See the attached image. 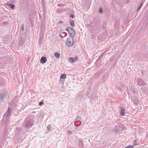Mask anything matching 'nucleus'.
<instances>
[{
  "label": "nucleus",
  "instance_id": "nucleus-20",
  "mask_svg": "<svg viewBox=\"0 0 148 148\" xmlns=\"http://www.w3.org/2000/svg\"><path fill=\"white\" fill-rule=\"evenodd\" d=\"M21 29L22 31H24V25L23 23H22V24Z\"/></svg>",
  "mask_w": 148,
  "mask_h": 148
},
{
  "label": "nucleus",
  "instance_id": "nucleus-10",
  "mask_svg": "<svg viewBox=\"0 0 148 148\" xmlns=\"http://www.w3.org/2000/svg\"><path fill=\"white\" fill-rule=\"evenodd\" d=\"M11 108H10L9 107L8 109V110L6 112V116H8L9 115V114L11 113Z\"/></svg>",
  "mask_w": 148,
  "mask_h": 148
},
{
  "label": "nucleus",
  "instance_id": "nucleus-17",
  "mask_svg": "<svg viewBox=\"0 0 148 148\" xmlns=\"http://www.w3.org/2000/svg\"><path fill=\"white\" fill-rule=\"evenodd\" d=\"M143 4H142V2L140 4L138 8L137 9V12H138V11L141 9V7L143 6Z\"/></svg>",
  "mask_w": 148,
  "mask_h": 148
},
{
  "label": "nucleus",
  "instance_id": "nucleus-14",
  "mask_svg": "<svg viewBox=\"0 0 148 148\" xmlns=\"http://www.w3.org/2000/svg\"><path fill=\"white\" fill-rule=\"evenodd\" d=\"M8 6L10 7V8L12 9H13L14 8L15 6L13 4H11L10 3H8Z\"/></svg>",
  "mask_w": 148,
  "mask_h": 148
},
{
  "label": "nucleus",
  "instance_id": "nucleus-27",
  "mask_svg": "<svg viewBox=\"0 0 148 148\" xmlns=\"http://www.w3.org/2000/svg\"><path fill=\"white\" fill-rule=\"evenodd\" d=\"M68 132L70 134H71L72 133L71 131L70 130L68 131Z\"/></svg>",
  "mask_w": 148,
  "mask_h": 148
},
{
  "label": "nucleus",
  "instance_id": "nucleus-28",
  "mask_svg": "<svg viewBox=\"0 0 148 148\" xmlns=\"http://www.w3.org/2000/svg\"><path fill=\"white\" fill-rule=\"evenodd\" d=\"M1 74L2 75H3L5 74V73L4 72H2L1 73Z\"/></svg>",
  "mask_w": 148,
  "mask_h": 148
},
{
  "label": "nucleus",
  "instance_id": "nucleus-19",
  "mask_svg": "<svg viewBox=\"0 0 148 148\" xmlns=\"http://www.w3.org/2000/svg\"><path fill=\"white\" fill-rule=\"evenodd\" d=\"M81 121H79L78 122H77L76 123H75V125H80L81 124Z\"/></svg>",
  "mask_w": 148,
  "mask_h": 148
},
{
  "label": "nucleus",
  "instance_id": "nucleus-3",
  "mask_svg": "<svg viewBox=\"0 0 148 148\" xmlns=\"http://www.w3.org/2000/svg\"><path fill=\"white\" fill-rule=\"evenodd\" d=\"M121 125L117 123V124L114 127V132L115 133H120L122 131V128L121 127Z\"/></svg>",
  "mask_w": 148,
  "mask_h": 148
},
{
  "label": "nucleus",
  "instance_id": "nucleus-6",
  "mask_svg": "<svg viewBox=\"0 0 148 148\" xmlns=\"http://www.w3.org/2000/svg\"><path fill=\"white\" fill-rule=\"evenodd\" d=\"M69 60L71 63H73L77 61L78 59L76 58L69 57Z\"/></svg>",
  "mask_w": 148,
  "mask_h": 148
},
{
  "label": "nucleus",
  "instance_id": "nucleus-2",
  "mask_svg": "<svg viewBox=\"0 0 148 148\" xmlns=\"http://www.w3.org/2000/svg\"><path fill=\"white\" fill-rule=\"evenodd\" d=\"M66 30L68 32L71 37L73 38L75 36V32L73 28L71 27H68L66 29Z\"/></svg>",
  "mask_w": 148,
  "mask_h": 148
},
{
  "label": "nucleus",
  "instance_id": "nucleus-5",
  "mask_svg": "<svg viewBox=\"0 0 148 148\" xmlns=\"http://www.w3.org/2000/svg\"><path fill=\"white\" fill-rule=\"evenodd\" d=\"M25 127H31L32 125V124L31 120L29 119H26L25 122Z\"/></svg>",
  "mask_w": 148,
  "mask_h": 148
},
{
  "label": "nucleus",
  "instance_id": "nucleus-15",
  "mask_svg": "<svg viewBox=\"0 0 148 148\" xmlns=\"http://www.w3.org/2000/svg\"><path fill=\"white\" fill-rule=\"evenodd\" d=\"M54 56L57 58L60 57V55L58 52H56L54 54Z\"/></svg>",
  "mask_w": 148,
  "mask_h": 148
},
{
  "label": "nucleus",
  "instance_id": "nucleus-26",
  "mask_svg": "<svg viewBox=\"0 0 148 148\" xmlns=\"http://www.w3.org/2000/svg\"><path fill=\"white\" fill-rule=\"evenodd\" d=\"M63 21H59L58 23H60V24H62V23H63Z\"/></svg>",
  "mask_w": 148,
  "mask_h": 148
},
{
  "label": "nucleus",
  "instance_id": "nucleus-21",
  "mask_svg": "<svg viewBox=\"0 0 148 148\" xmlns=\"http://www.w3.org/2000/svg\"><path fill=\"white\" fill-rule=\"evenodd\" d=\"M51 127V125L49 124V125H48L47 126V129L48 130H50Z\"/></svg>",
  "mask_w": 148,
  "mask_h": 148
},
{
  "label": "nucleus",
  "instance_id": "nucleus-16",
  "mask_svg": "<svg viewBox=\"0 0 148 148\" xmlns=\"http://www.w3.org/2000/svg\"><path fill=\"white\" fill-rule=\"evenodd\" d=\"M66 76L65 74H62L60 76V78L65 79L66 78Z\"/></svg>",
  "mask_w": 148,
  "mask_h": 148
},
{
  "label": "nucleus",
  "instance_id": "nucleus-9",
  "mask_svg": "<svg viewBox=\"0 0 148 148\" xmlns=\"http://www.w3.org/2000/svg\"><path fill=\"white\" fill-rule=\"evenodd\" d=\"M67 35V33L65 32H61L60 34V37L62 38L66 36Z\"/></svg>",
  "mask_w": 148,
  "mask_h": 148
},
{
  "label": "nucleus",
  "instance_id": "nucleus-29",
  "mask_svg": "<svg viewBox=\"0 0 148 148\" xmlns=\"http://www.w3.org/2000/svg\"><path fill=\"white\" fill-rule=\"evenodd\" d=\"M146 138H148V132L147 134V136H146Z\"/></svg>",
  "mask_w": 148,
  "mask_h": 148
},
{
  "label": "nucleus",
  "instance_id": "nucleus-12",
  "mask_svg": "<svg viewBox=\"0 0 148 148\" xmlns=\"http://www.w3.org/2000/svg\"><path fill=\"white\" fill-rule=\"evenodd\" d=\"M82 118L81 117L79 116H77L75 120V123L76 124L77 122H78L79 121H80V120Z\"/></svg>",
  "mask_w": 148,
  "mask_h": 148
},
{
  "label": "nucleus",
  "instance_id": "nucleus-1",
  "mask_svg": "<svg viewBox=\"0 0 148 148\" xmlns=\"http://www.w3.org/2000/svg\"><path fill=\"white\" fill-rule=\"evenodd\" d=\"M73 38L71 37H69L65 42V45L67 47L72 46L74 44Z\"/></svg>",
  "mask_w": 148,
  "mask_h": 148
},
{
  "label": "nucleus",
  "instance_id": "nucleus-18",
  "mask_svg": "<svg viewBox=\"0 0 148 148\" xmlns=\"http://www.w3.org/2000/svg\"><path fill=\"white\" fill-rule=\"evenodd\" d=\"M131 90L132 92L134 94H135L136 93V92L135 89L132 88H131Z\"/></svg>",
  "mask_w": 148,
  "mask_h": 148
},
{
  "label": "nucleus",
  "instance_id": "nucleus-8",
  "mask_svg": "<svg viewBox=\"0 0 148 148\" xmlns=\"http://www.w3.org/2000/svg\"><path fill=\"white\" fill-rule=\"evenodd\" d=\"M47 59L45 57H42L40 60V62L42 64L45 63L47 61Z\"/></svg>",
  "mask_w": 148,
  "mask_h": 148
},
{
  "label": "nucleus",
  "instance_id": "nucleus-22",
  "mask_svg": "<svg viewBox=\"0 0 148 148\" xmlns=\"http://www.w3.org/2000/svg\"><path fill=\"white\" fill-rule=\"evenodd\" d=\"M133 145H129L125 147V148H133Z\"/></svg>",
  "mask_w": 148,
  "mask_h": 148
},
{
  "label": "nucleus",
  "instance_id": "nucleus-25",
  "mask_svg": "<svg viewBox=\"0 0 148 148\" xmlns=\"http://www.w3.org/2000/svg\"><path fill=\"white\" fill-rule=\"evenodd\" d=\"M43 103L42 102H41L39 103V105H42L43 104Z\"/></svg>",
  "mask_w": 148,
  "mask_h": 148
},
{
  "label": "nucleus",
  "instance_id": "nucleus-24",
  "mask_svg": "<svg viewBox=\"0 0 148 148\" xmlns=\"http://www.w3.org/2000/svg\"><path fill=\"white\" fill-rule=\"evenodd\" d=\"M70 17H71V18H73L74 17L73 15L72 14H71L70 15Z\"/></svg>",
  "mask_w": 148,
  "mask_h": 148
},
{
  "label": "nucleus",
  "instance_id": "nucleus-11",
  "mask_svg": "<svg viewBox=\"0 0 148 148\" xmlns=\"http://www.w3.org/2000/svg\"><path fill=\"white\" fill-rule=\"evenodd\" d=\"M5 97L6 96L5 94H3L0 95V99L2 101Z\"/></svg>",
  "mask_w": 148,
  "mask_h": 148
},
{
  "label": "nucleus",
  "instance_id": "nucleus-13",
  "mask_svg": "<svg viewBox=\"0 0 148 148\" xmlns=\"http://www.w3.org/2000/svg\"><path fill=\"white\" fill-rule=\"evenodd\" d=\"M69 23L70 24L72 27H73L75 26L74 22L73 20H70L69 21Z\"/></svg>",
  "mask_w": 148,
  "mask_h": 148
},
{
  "label": "nucleus",
  "instance_id": "nucleus-23",
  "mask_svg": "<svg viewBox=\"0 0 148 148\" xmlns=\"http://www.w3.org/2000/svg\"><path fill=\"white\" fill-rule=\"evenodd\" d=\"M99 12L100 13H102L103 12V9L102 8H100L99 10Z\"/></svg>",
  "mask_w": 148,
  "mask_h": 148
},
{
  "label": "nucleus",
  "instance_id": "nucleus-7",
  "mask_svg": "<svg viewBox=\"0 0 148 148\" xmlns=\"http://www.w3.org/2000/svg\"><path fill=\"white\" fill-rule=\"evenodd\" d=\"M125 109L123 107H121V112L120 113V115L123 116L125 114Z\"/></svg>",
  "mask_w": 148,
  "mask_h": 148
},
{
  "label": "nucleus",
  "instance_id": "nucleus-4",
  "mask_svg": "<svg viewBox=\"0 0 148 148\" xmlns=\"http://www.w3.org/2000/svg\"><path fill=\"white\" fill-rule=\"evenodd\" d=\"M136 81L138 85L142 86L146 85V83L143 79L140 78H138L136 79Z\"/></svg>",
  "mask_w": 148,
  "mask_h": 148
}]
</instances>
